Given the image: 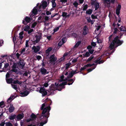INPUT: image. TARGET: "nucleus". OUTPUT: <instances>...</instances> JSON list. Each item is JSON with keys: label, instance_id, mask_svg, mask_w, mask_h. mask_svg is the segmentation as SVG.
<instances>
[{"label": "nucleus", "instance_id": "nucleus-1", "mask_svg": "<svg viewBox=\"0 0 126 126\" xmlns=\"http://www.w3.org/2000/svg\"><path fill=\"white\" fill-rule=\"evenodd\" d=\"M45 103H43L42 105L41 108V110H43L42 112L45 109H46V112L45 113V114L48 112L49 113V111L51 110V107L50 105L52 104V101L50 99L47 98L45 100Z\"/></svg>", "mask_w": 126, "mask_h": 126}, {"label": "nucleus", "instance_id": "nucleus-2", "mask_svg": "<svg viewBox=\"0 0 126 126\" xmlns=\"http://www.w3.org/2000/svg\"><path fill=\"white\" fill-rule=\"evenodd\" d=\"M46 109H45L43 112L42 113V115L40 117V120L43 121L40 122L39 124L40 126H43V125L46 124L48 121V118L49 116L50 113L48 112L46 114H45V113L46 112Z\"/></svg>", "mask_w": 126, "mask_h": 126}, {"label": "nucleus", "instance_id": "nucleus-3", "mask_svg": "<svg viewBox=\"0 0 126 126\" xmlns=\"http://www.w3.org/2000/svg\"><path fill=\"white\" fill-rule=\"evenodd\" d=\"M123 43V40L120 41L119 39V37L117 36L114 38L112 42L109 46V47L111 49H113L115 45L116 44L115 47H117L121 45Z\"/></svg>", "mask_w": 126, "mask_h": 126}, {"label": "nucleus", "instance_id": "nucleus-4", "mask_svg": "<svg viewBox=\"0 0 126 126\" xmlns=\"http://www.w3.org/2000/svg\"><path fill=\"white\" fill-rule=\"evenodd\" d=\"M38 9L37 7H35L31 11L30 15V17H32L37 14L38 12Z\"/></svg>", "mask_w": 126, "mask_h": 126}, {"label": "nucleus", "instance_id": "nucleus-5", "mask_svg": "<svg viewBox=\"0 0 126 126\" xmlns=\"http://www.w3.org/2000/svg\"><path fill=\"white\" fill-rule=\"evenodd\" d=\"M91 4L92 5H94L95 7V10H97L99 7V3L95 0H93L91 3Z\"/></svg>", "mask_w": 126, "mask_h": 126}, {"label": "nucleus", "instance_id": "nucleus-6", "mask_svg": "<svg viewBox=\"0 0 126 126\" xmlns=\"http://www.w3.org/2000/svg\"><path fill=\"white\" fill-rule=\"evenodd\" d=\"M31 18L28 16H26L23 20L22 23L24 25H26L30 22Z\"/></svg>", "mask_w": 126, "mask_h": 126}, {"label": "nucleus", "instance_id": "nucleus-7", "mask_svg": "<svg viewBox=\"0 0 126 126\" xmlns=\"http://www.w3.org/2000/svg\"><path fill=\"white\" fill-rule=\"evenodd\" d=\"M57 60V57L55 56L53 54L50 56V61L51 63H54Z\"/></svg>", "mask_w": 126, "mask_h": 126}, {"label": "nucleus", "instance_id": "nucleus-8", "mask_svg": "<svg viewBox=\"0 0 126 126\" xmlns=\"http://www.w3.org/2000/svg\"><path fill=\"white\" fill-rule=\"evenodd\" d=\"M121 8V6L120 4H118L116 9V14L119 17V14L120 13V10Z\"/></svg>", "mask_w": 126, "mask_h": 126}, {"label": "nucleus", "instance_id": "nucleus-9", "mask_svg": "<svg viewBox=\"0 0 126 126\" xmlns=\"http://www.w3.org/2000/svg\"><path fill=\"white\" fill-rule=\"evenodd\" d=\"M55 84L56 87H62L63 88H64V86L65 85H67V82L64 81L62 83L60 84H59L58 83H55Z\"/></svg>", "mask_w": 126, "mask_h": 126}, {"label": "nucleus", "instance_id": "nucleus-10", "mask_svg": "<svg viewBox=\"0 0 126 126\" xmlns=\"http://www.w3.org/2000/svg\"><path fill=\"white\" fill-rule=\"evenodd\" d=\"M32 49L34 50V51L36 53L39 51L40 49V47L39 46H38L36 47L34 46L32 47Z\"/></svg>", "mask_w": 126, "mask_h": 126}, {"label": "nucleus", "instance_id": "nucleus-11", "mask_svg": "<svg viewBox=\"0 0 126 126\" xmlns=\"http://www.w3.org/2000/svg\"><path fill=\"white\" fill-rule=\"evenodd\" d=\"M40 72L42 75H44L49 73L48 72H47V70L44 68L42 67L40 69Z\"/></svg>", "mask_w": 126, "mask_h": 126}, {"label": "nucleus", "instance_id": "nucleus-12", "mask_svg": "<svg viewBox=\"0 0 126 126\" xmlns=\"http://www.w3.org/2000/svg\"><path fill=\"white\" fill-rule=\"evenodd\" d=\"M18 65L20 67L23 68L25 65V63L23 60H20Z\"/></svg>", "mask_w": 126, "mask_h": 126}, {"label": "nucleus", "instance_id": "nucleus-13", "mask_svg": "<svg viewBox=\"0 0 126 126\" xmlns=\"http://www.w3.org/2000/svg\"><path fill=\"white\" fill-rule=\"evenodd\" d=\"M29 93V91L27 90H25L20 93V94L22 96H27Z\"/></svg>", "mask_w": 126, "mask_h": 126}, {"label": "nucleus", "instance_id": "nucleus-14", "mask_svg": "<svg viewBox=\"0 0 126 126\" xmlns=\"http://www.w3.org/2000/svg\"><path fill=\"white\" fill-rule=\"evenodd\" d=\"M15 108L13 106V105L11 104L10 105V107L9 109V111L10 113H11L13 111L15 110Z\"/></svg>", "mask_w": 126, "mask_h": 126}, {"label": "nucleus", "instance_id": "nucleus-15", "mask_svg": "<svg viewBox=\"0 0 126 126\" xmlns=\"http://www.w3.org/2000/svg\"><path fill=\"white\" fill-rule=\"evenodd\" d=\"M24 117V115L23 114H19L16 117L17 119V120L18 121L21 120Z\"/></svg>", "mask_w": 126, "mask_h": 126}, {"label": "nucleus", "instance_id": "nucleus-16", "mask_svg": "<svg viewBox=\"0 0 126 126\" xmlns=\"http://www.w3.org/2000/svg\"><path fill=\"white\" fill-rule=\"evenodd\" d=\"M6 80L7 83L8 84H10L13 83V79L12 78L6 79Z\"/></svg>", "mask_w": 126, "mask_h": 126}, {"label": "nucleus", "instance_id": "nucleus-17", "mask_svg": "<svg viewBox=\"0 0 126 126\" xmlns=\"http://www.w3.org/2000/svg\"><path fill=\"white\" fill-rule=\"evenodd\" d=\"M87 26L85 25L84 26L83 28V34L84 35H86L87 33V29H88Z\"/></svg>", "mask_w": 126, "mask_h": 126}, {"label": "nucleus", "instance_id": "nucleus-18", "mask_svg": "<svg viewBox=\"0 0 126 126\" xmlns=\"http://www.w3.org/2000/svg\"><path fill=\"white\" fill-rule=\"evenodd\" d=\"M36 39L35 40V42L36 43H38L40 41L41 38V36L40 35H37L36 36Z\"/></svg>", "mask_w": 126, "mask_h": 126}, {"label": "nucleus", "instance_id": "nucleus-19", "mask_svg": "<svg viewBox=\"0 0 126 126\" xmlns=\"http://www.w3.org/2000/svg\"><path fill=\"white\" fill-rule=\"evenodd\" d=\"M86 19L88 23H91L92 25H93L94 24V21H93V20H92L90 17H89V18L87 17V18H86Z\"/></svg>", "mask_w": 126, "mask_h": 126}, {"label": "nucleus", "instance_id": "nucleus-20", "mask_svg": "<svg viewBox=\"0 0 126 126\" xmlns=\"http://www.w3.org/2000/svg\"><path fill=\"white\" fill-rule=\"evenodd\" d=\"M47 2L46 1H43L41 4L42 6V8L44 9L47 6Z\"/></svg>", "mask_w": 126, "mask_h": 126}, {"label": "nucleus", "instance_id": "nucleus-21", "mask_svg": "<svg viewBox=\"0 0 126 126\" xmlns=\"http://www.w3.org/2000/svg\"><path fill=\"white\" fill-rule=\"evenodd\" d=\"M16 117V115L15 114H12L9 116V119L10 120H14Z\"/></svg>", "mask_w": 126, "mask_h": 126}, {"label": "nucleus", "instance_id": "nucleus-22", "mask_svg": "<svg viewBox=\"0 0 126 126\" xmlns=\"http://www.w3.org/2000/svg\"><path fill=\"white\" fill-rule=\"evenodd\" d=\"M31 119L32 120H35L37 117L33 113H32V114L31 116Z\"/></svg>", "mask_w": 126, "mask_h": 126}, {"label": "nucleus", "instance_id": "nucleus-23", "mask_svg": "<svg viewBox=\"0 0 126 126\" xmlns=\"http://www.w3.org/2000/svg\"><path fill=\"white\" fill-rule=\"evenodd\" d=\"M93 10L91 9H89L86 11V14L88 15H91L93 12Z\"/></svg>", "mask_w": 126, "mask_h": 126}, {"label": "nucleus", "instance_id": "nucleus-24", "mask_svg": "<svg viewBox=\"0 0 126 126\" xmlns=\"http://www.w3.org/2000/svg\"><path fill=\"white\" fill-rule=\"evenodd\" d=\"M67 13L63 12V13L62 16L64 17L65 18H67L69 16V15H67Z\"/></svg>", "mask_w": 126, "mask_h": 126}, {"label": "nucleus", "instance_id": "nucleus-25", "mask_svg": "<svg viewBox=\"0 0 126 126\" xmlns=\"http://www.w3.org/2000/svg\"><path fill=\"white\" fill-rule=\"evenodd\" d=\"M74 73H73L72 71L71 72L68 76L67 77L69 79L72 78L74 75Z\"/></svg>", "mask_w": 126, "mask_h": 126}, {"label": "nucleus", "instance_id": "nucleus-26", "mask_svg": "<svg viewBox=\"0 0 126 126\" xmlns=\"http://www.w3.org/2000/svg\"><path fill=\"white\" fill-rule=\"evenodd\" d=\"M81 41H79L76 44L74 47V48H75L77 47L81 44Z\"/></svg>", "mask_w": 126, "mask_h": 126}, {"label": "nucleus", "instance_id": "nucleus-27", "mask_svg": "<svg viewBox=\"0 0 126 126\" xmlns=\"http://www.w3.org/2000/svg\"><path fill=\"white\" fill-rule=\"evenodd\" d=\"M52 3V6L53 8H55L56 6V3L55 2V0H52L51 1Z\"/></svg>", "mask_w": 126, "mask_h": 126}, {"label": "nucleus", "instance_id": "nucleus-28", "mask_svg": "<svg viewBox=\"0 0 126 126\" xmlns=\"http://www.w3.org/2000/svg\"><path fill=\"white\" fill-rule=\"evenodd\" d=\"M12 72H15V73H16V74H17L18 73V69H16V68H12Z\"/></svg>", "mask_w": 126, "mask_h": 126}, {"label": "nucleus", "instance_id": "nucleus-29", "mask_svg": "<svg viewBox=\"0 0 126 126\" xmlns=\"http://www.w3.org/2000/svg\"><path fill=\"white\" fill-rule=\"evenodd\" d=\"M111 1L110 0H104V3H107L110 5Z\"/></svg>", "mask_w": 126, "mask_h": 126}, {"label": "nucleus", "instance_id": "nucleus-30", "mask_svg": "<svg viewBox=\"0 0 126 126\" xmlns=\"http://www.w3.org/2000/svg\"><path fill=\"white\" fill-rule=\"evenodd\" d=\"M30 29V27L29 26L27 25L24 28V30L25 31L27 32Z\"/></svg>", "mask_w": 126, "mask_h": 126}, {"label": "nucleus", "instance_id": "nucleus-31", "mask_svg": "<svg viewBox=\"0 0 126 126\" xmlns=\"http://www.w3.org/2000/svg\"><path fill=\"white\" fill-rule=\"evenodd\" d=\"M51 50V48L49 47L46 50V52L47 54H49Z\"/></svg>", "mask_w": 126, "mask_h": 126}, {"label": "nucleus", "instance_id": "nucleus-32", "mask_svg": "<svg viewBox=\"0 0 126 126\" xmlns=\"http://www.w3.org/2000/svg\"><path fill=\"white\" fill-rule=\"evenodd\" d=\"M71 63H68L66 64V67H65V69H67L70 66V65L71 64Z\"/></svg>", "mask_w": 126, "mask_h": 126}, {"label": "nucleus", "instance_id": "nucleus-33", "mask_svg": "<svg viewBox=\"0 0 126 126\" xmlns=\"http://www.w3.org/2000/svg\"><path fill=\"white\" fill-rule=\"evenodd\" d=\"M6 126H13L12 124L10 122H6L5 123Z\"/></svg>", "mask_w": 126, "mask_h": 126}, {"label": "nucleus", "instance_id": "nucleus-34", "mask_svg": "<svg viewBox=\"0 0 126 126\" xmlns=\"http://www.w3.org/2000/svg\"><path fill=\"white\" fill-rule=\"evenodd\" d=\"M94 65V63H93L92 64H88L85 65V67H86V68L87 67H91Z\"/></svg>", "mask_w": 126, "mask_h": 126}, {"label": "nucleus", "instance_id": "nucleus-35", "mask_svg": "<svg viewBox=\"0 0 126 126\" xmlns=\"http://www.w3.org/2000/svg\"><path fill=\"white\" fill-rule=\"evenodd\" d=\"M44 91H45V88L44 87H41L40 88L39 90V92L40 93H42Z\"/></svg>", "mask_w": 126, "mask_h": 126}, {"label": "nucleus", "instance_id": "nucleus-36", "mask_svg": "<svg viewBox=\"0 0 126 126\" xmlns=\"http://www.w3.org/2000/svg\"><path fill=\"white\" fill-rule=\"evenodd\" d=\"M11 85L13 88L14 89L16 90H17V87L16 85H14L13 84H11Z\"/></svg>", "mask_w": 126, "mask_h": 126}, {"label": "nucleus", "instance_id": "nucleus-37", "mask_svg": "<svg viewBox=\"0 0 126 126\" xmlns=\"http://www.w3.org/2000/svg\"><path fill=\"white\" fill-rule=\"evenodd\" d=\"M94 57L92 55L87 60V61L89 62L91 61L94 58Z\"/></svg>", "mask_w": 126, "mask_h": 126}, {"label": "nucleus", "instance_id": "nucleus-38", "mask_svg": "<svg viewBox=\"0 0 126 126\" xmlns=\"http://www.w3.org/2000/svg\"><path fill=\"white\" fill-rule=\"evenodd\" d=\"M120 30L121 31L126 32L125 28L123 26L121 27L120 28Z\"/></svg>", "mask_w": 126, "mask_h": 126}, {"label": "nucleus", "instance_id": "nucleus-39", "mask_svg": "<svg viewBox=\"0 0 126 126\" xmlns=\"http://www.w3.org/2000/svg\"><path fill=\"white\" fill-rule=\"evenodd\" d=\"M90 55V53L88 52H86L84 55L85 57H89Z\"/></svg>", "mask_w": 126, "mask_h": 126}, {"label": "nucleus", "instance_id": "nucleus-40", "mask_svg": "<svg viewBox=\"0 0 126 126\" xmlns=\"http://www.w3.org/2000/svg\"><path fill=\"white\" fill-rule=\"evenodd\" d=\"M55 85L53 84H52L50 86V91L53 90L55 87Z\"/></svg>", "mask_w": 126, "mask_h": 126}, {"label": "nucleus", "instance_id": "nucleus-41", "mask_svg": "<svg viewBox=\"0 0 126 126\" xmlns=\"http://www.w3.org/2000/svg\"><path fill=\"white\" fill-rule=\"evenodd\" d=\"M41 94L43 96H45L47 94V92L45 90Z\"/></svg>", "mask_w": 126, "mask_h": 126}, {"label": "nucleus", "instance_id": "nucleus-42", "mask_svg": "<svg viewBox=\"0 0 126 126\" xmlns=\"http://www.w3.org/2000/svg\"><path fill=\"white\" fill-rule=\"evenodd\" d=\"M96 66H95L94 67H93L91 68H90L89 69H87V71H88V72H90L91 71L93 70L96 67Z\"/></svg>", "mask_w": 126, "mask_h": 126}, {"label": "nucleus", "instance_id": "nucleus-43", "mask_svg": "<svg viewBox=\"0 0 126 126\" xmlns=\"http://www.w3.org/2000/svg\"><path fill=\"white\" fill-rule=\"evenodd\" d=\"M88 7V6L86 4L83 7V11L86 10L87 9Z\"/></svg>", "mask_w": 126, "mask_h": 126}, {"label": "nucleus", "instance_id": "nucleus-44", "mask_svg": "<svg viewBox=\"0 0 126 126\" xmlns=\"http://www.w3.org/2000/svg\"><path fill=\"white\" fill-rule=\"evenodd\" d=\"M114 31L113 32V33L114 34H116L117 32L119 31L118 29L117 28H115L114 29Z\"/></svg>", "mask_w": 126, "mask_h": 126}, {"label": "nucleus", "instance_id": "nucleus-45", "mask_svg": "<svg viewBox=\"0 0 126 126\" xmlns=\"http://www.w3.org/2000/svg\"><path fill=\"white\" fill-rule=\"evenodd\" d=\"M73 5L75 7L77 8L78 5V4L76 1H75L73 3Z\"/></svg>", "mask_w": 126, "mask_h": 126}, {"label": "nucleus", "instance_id": "nucleus-46", "mask_svg": "<svg viewBox=\"0 0 126 126\" xmlns=\"http://www.w3.org/2000/svg\"><path fill=\"white\" fill-rule=\"evenodd\" d=\"M60 26H59L58 27L55 28L54 30V32H57L58 31L59 29V28L60 27Z\"/></svg>", "mask_w": 126, "mask_h": 126}, {"label": "nucleus", "instance_id": "nucleus-47", "mask_svg": "<svg viewBox=\"0 0 126 126\" xmlns=\"http://www.w3.org/2000/svg\"><path fill=\"white\" fill-rule=\"evenodd\" d=\"M37 24V23L36 22H35L32 24V28H33L36 26Z\"/></svg>", "mask_w": 126, "mask_h": 126}, {"label": "nucleus", "instance_id": "nucleus-48", "mask_svg": "<svg viewBox=\"0 0 126 126\" xmlns=\"http://www.w3.org/2000/svg\"><path fill=\"white\" fill-rule=\"evenodd\" d=\"M10 75L9 72H7L6 75V79L9 78L10 77Z\"/></svg>", "mask_w": 126, "mask_h": 126}, {"label": "nucleus", "instance_id": "nucleus-49", "mask_svg": "<svg viewBox=\"0 0 126 126\" xmlns=\"http://www.w3.org/2000/svg\"><path fill=\"white\" fill-rule=\"evenodd\" d=\"M9 65V64L8 63H6L4 64V68L5 69L7 68Z\"/></svg>", "mask_w": 126, "mask_h": 126}, {"label": "nucleus", "instance_id": "nucleus-50", "mask_svg": "<svg viewBox=\"0 0 126 126\" xmlns=\"http://www.w3.org/2000/svg\"><path fill=\"white\" fill-rule=\"evenodd\" d=\"M86 67H85V66L83 67H81L80 69L79 72H81V71L82 70H84L86 68Z\"/></svg>", "mask_w": 126, "mask_h": 126}, {"label": "nucleus", "instance_id": "nucleus-51", "mask_svg": "<svg viewBox=\"0 0 126 126\" xmlns=\"http://www.w3.org/2000/svg\"><path fill=\"white\" fill-rule=\"evenodd\" d=\"M112 37H113V35L112 34L110 35L109 37V41L111 42L112 41Z\"/></svg>", "mask_w": 126, "mask_h": 126}, {"label": "nucleus", "instance_id": "nucleus-52", "mask_svg": "<svg viewBox=\"0 0 126 126\" xmlns=\"http://www.w3.org/2000/svg\"><path fill=\"white\" fill-rule=\"evenodd\" d=\"M5 121L4 122H2L0 123V126H4L5 124L6 123L5 122Z\"/></svg>", "mask_w": 126, "mask_h": 126}, {"label": "nucleus", "instance_id": "nucleus-53", "mask_svg": "<svg viewBox=\"0 0 126 126\" xmlns=\"http://www.w3.org/2000/svg\"><path fill=\"white\" fill-rule=\"evenodd\" d=\"M17 64L16 63H14L13 66L12 67V68H16Z\"/></svg>", "mask_w": 126, "mask_h": 126}, {"label": "nucleus", "instance_id": "nucleus-54", "mask_svg": "<svg viewBox=\"0 0 126 126\" xmlns=\"http://www.w3.org/2000/svg\"><path fill=\"white\" fill-rule=\"evenodd\" d=\"M19 38L21 40H22L23 37L22 36V34H21V33H19Z\"/></svg>", "mask_w": 126, "mask_h": 126}, {"label": "nucleus", "instance_id": "nucleus-55", "mask_svg": "<svg viewBox=\"0 0 126 126\" xmlns=\"http://www.w3.org/2000/svg\"><path fill=\"white\" fill-rule=\"evenodd\" d=\"M89 52L90 54H92L94 51V50L93 49H89Z\"/></svg>", "mask_w": 126, "mask_h": 126}, {"label": "nucleus", "instance_id": "nucleus-56", "mask_svg": "<svg viewBox=\"0 0 126 126\" xmlns=\"http://www.w3.org/2000/svg\"><path fill=\"white\" fill-rule=\"evenodd\" d=\"M33 31V29H31L30 30H28V33L29 34H30L32 33Z\"/></svg>", "mask_w": 126, "mask_h": 126}, {"label": "nucleus", "instance_id": "nucleus-57", "mask_svg": "<svg viewBox=\"0 0 126 126\" xmlns=\"http://www.w3.org/2000/svg\"><path fill=\"white\" fill-rule=\"evenodd\" d=\"M56 16H59V14L57 13L55 14V15L52 14L51 16V17L53 18Z\"/></svg>", "mask_w": 126, "mask_h": 126}, {"label": "nucleus", "instance_id": "nucleus-58", "mask_svg": "<svg viewBox=\"0 0 126 126\" xmlns=\"http://www.w3.org/2000/svg\"><path fill=\"white\" fill-rule=\"evenodd\" d=\"M66 38L65 37H63L62 39L63 44H64L65 42V40L66 39Z\"/></svg>", "mask_w": 126, "mask_h": 126}, {"label": "nucleus", "instance_id": "nucleus-59", "mask_svg": "<svg viewBox=\"0 0 126 126\" xmlns=\"http://www.w3.org/2000/svg\"><path fill=\"white\" fill-rule=\"evenodd\" d=\"M28 43H29L28 41L27 40V41H26V45H25L26 47H29V45Z\"/></svg>", "mask_w": 126, "mask_h": 126}, {"label": "nucleus", "instance_id": "nucleus-60", "mask_svg": "<svg viewBox=\"0 0 126 126\" xmlns=\"http://www.w3.org/2000/svg\"><path fill=\"white\" fill-rule=\"evenodd\" d=\"M91 45L92 46L94 47L96 46V44L95 42H93L91 43Z\"/></svg>", "mask_w": 126, "mask_h": 126}, {"label": "nucleus", "instance_id": "nucleus-61", "mask_svg": "<svg viewBox=\"0 0 126 126\" xmlns=\"http://www.w3.org/2000/svg\"><path fill=\"white\" fill-rule=\"evenodd\" d=\"M104 61V60H101V61H98V64H100L101 63H103Z\"/></svg>", "mask_w": 126, "mask_h": 126}, {"label": "nucleus", "instance_id": "nucleus-62", "mask_svg": "<svg viewBox=\"0 0 126 126\" xmlns=\"http://www.w3.org/2000/svg\"><path fill=\"white\" fill-rule=\"evenodd\" d=\"M49 19V17L46 16H45V21H47Z\"/></svg>", "mask_w": 126, "mask_h": 126}, {"label": "nucleus", "instance_id": "nucleus-63", "mask_svg": "<svg viewBox=\"0 0 126 126\" xmlns=\"http://www.w3.org/2000/svg\"><path fill=\"white\" fill-rule=\"evenodd\" d=\"M51 35H49L47 37V39L49 40H50L51 39Z\"/></svg>", "mask_w": 126, "mask_h": 126}, {"label": "nucleus", "instance_id": "nucleus-64", "mask_svg": "<svg viewBox=\"0 0 126 126\" xmlns=\"http://www.w3.org/2000/svg\"><path fill=\"white\" fill-rule=\"evenodd\" d=\"M41 58V57L40 56H38L36 57V58L38 60H40Z\"/></svg>", "mask_w": 126, "mask_h": 126}]
</instances>
